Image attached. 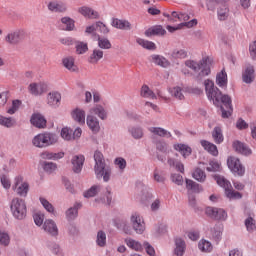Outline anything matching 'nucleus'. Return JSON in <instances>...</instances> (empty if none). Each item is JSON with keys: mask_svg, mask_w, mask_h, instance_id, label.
<instances>
[{"mask_svg": "<svg viewBox=\"0 0 256 256\" xmlns=\"http://www.w3.org/2000/svg\"><path fill=\"white\" fill-rule=\"evenodd\" d=\"M90 111L91 113H94V115H97L102 120L107 119V111L101 105H96Z\"/></svg>", "mask_w": 256, "mask_h": 256, "instance_id": "nucleus-37", "label": "nucleus"}, {"mask_svg": "<svg viewBox=\"0 0 256 256\" xmlns=\"http://www.w3.org/2000/svg\"><path fill=\"white\" fill-rule=\"evenodd\" d=\"M79 208H81V203H76L73 208H70L66 211V217L69 219V221L77 217Z\"/></svg>", "mask_w": 256, "mask_h": 256, "instance_id": "nucleus-41", "label": "nucleus"}, {"mask_svg": "<svg viewBox=\"0 0 256 256\" xmlns=\"http://www.w3.org/2000/svg\"><path fill=\"white\" fill-rule=\"evenodd\" d=\"M71 117L75 123H78V125H85V110L76 108L72 110Z\"/></svg>", "mask_w": 256, "mask_h": 256, "instance_id": "nucleus-15", "label": "nucleus"}, {"mask_svg": "<svg viewBox=\"0 0 256 256\" xmlns=\"http://www.w3.org/2000/svg\"><path fill=\"white\" fill-rule=\"evenodd\" d=\"M30 122L38 129H45L47 127V120L41 114L32 115Z\"/></svg>", "mask_w": 256, "mask_h": 256, "instance_id": "nucleus-18", "label": "nucleus"}, {"mask_svg": "<svg viewBox=\"0 0 256 256\" xmlns=\"http://www.w3.org/2000/svg\"><path fill=\"white\" fill-rule=\"evenodd\" d=\"M176 248L174 250L175 255L177 256H183L185 253V241L181 238H176L175 240Z\"/></svg>", "mask_w": 256, "mask_h": 256, "instance_id": "nucleus-34", "label": "nucleus"}, {"mask_svg": "<svg viewBox=\"0 0 256 256\" xmlns=\"http://www.w3.org/2000/svg\"><path fill=\"white\" fill-rule=\"evenodd\" d=\"M198 249H200L202 253H211V251H213V245L211 242L202 239L198 244Z\"/></svg>", "mask_w": 256, "mask_h": 256, "instance_id": "nucleus-39", "label": "nucleus"}, {"mask_svg": "<svg viewBox=\"0 0 256 256\" xmlns=\"http://www.w3.org/2000/svg\"><path fill=\"white\" fill-rule=\"evenodd\" d=\"M205 91L208 99L213 101V104L216 107H219L221 103L224 106H221V112L223 119H229L231 113H233V106L231 105V97L229 95H223L219 88L215 87V83L211 80H205L204 82Z\"/></svg>", "mask_w": 256, "mask_h": 256, "instance_id": "nucleus-1", "label": "nucleus"}, {"mask_svg": "<svg viewBox=\"0 0 256 256\" xmlns=\"http://www.w3.org/2000/svg\"><path fill=\"white\" fill-rule=\"evenodd\" d=\"M13 190L16 191L17 195L20 197H27V194L29 193V183L24 182L22 176H17L15 178Z\"/></svg>", "mask_w": 256, "mask_h": 256, "instance_id": "nucleus-8", "label": "nucleus"}, {"mask_svg": "<svg viewBox=\"0 0 256 256\" xmlns=\"http://www.w3.org/2000/svg\"><path fill=\"white\" fill-rule=\"evenodd\" d=\"M227 165L233 175H237V177H243L245 175V166L239 158L235 156L228 157Z\"/></svg>", "mask_w": 256, "mask_h": 256, "instance_id": "nucleus-7", "label": "nucleus"}, {"mask_svg": "<svg viewBox=\"0 0 256 256\" xmlns=\"http://www.w3.org/2000/svg\"><path fill=\"white\" fill-rule=\"evenodd\" d=\"M0 125L3 127L11 128L15 125V120L5 116H0Z\"/></svg>", "mask_w": 256, "mask_h": 256, "instance_id": "nucleus-50", "label": "nucleus"}, {"mask_svg": "<svg viewBox=\"0 0 256 256\" xmlns=\"http://www.w3.org/2000/svg\"><path fill=\"white\" fill-rule=\"evenodd\" d=\"M78 13H81L86 19H99V12L88 6L78 8Z\"/></svg>", "mask_w": 256, "mask_h": 256, "instance_id": "nucleus-14", "label": "nucleus"}, {"mask_svg": "<svg viewBox=\"0 0 256 256\" xmlns=\"http://www.w3.org/2000/svg\"><path fill=\"white\" fill-rule=\"evenodd\" d=\"M131 223L134 231L138 233V235H142V233H145V222L143 221V218H141L139 214H132Z\"/></svg>", "mask_w": 256, "mask_h": 256, "instance_id": "nucleus-12", "label": "nucleus"}, {"mask_svg": "<svg viewBox=\"0 0 256 256\" xmlns=\"http://www.w3.org/2000/svg\"><path fill=\"white\" fill-rule=\"evenodd\" d=\"M86 123L93 133H99L101 126H99V120L95 116L88 115Z\"/></svg>", "mask_w": 256, "mask_h": 256, "instance_id": "nucleus-22", "label": "nucleus"}, {"mask_svg": "<svg viewBox=\"0 0 256 256\" xmlns=\"http://www.w3.org/2000/svg\"><path fill=\"white\" fill-rule=\"evenodd\" d=\"M58 141L59 136H57V134L46 132L36 135L32 139V145H34V147H38V149H45V147H51V145H55V143Z\"/></svg>", "mask_w": 256, "mask_h": 256, "instance_id": "nucleus-4", "label": "nucleus"}, {"mask_svg": "<svg viewBox=\"0 0 256 256\" xmlns=\"http://www.w3.org/2000/svg\"><path fill=\"white\" fill-rule=\"evenodd\" d=\"M138 45H141L144 49H149V50H155L157 47L155 46V43L151 41H147L141 38H138L137 40Z\"/></svg>", "mask_w": 256, "mask_h": 256, "instance_id": "nucleus-45", "label": "nucleus"}, {"mask_svg": "<svg viewBox=\"0 0 256 256\" xmlns=\"http://www.w3.org/2000/svg\"><path fill=\"white\" fill-rule=\"evenodd\" d=\"M216 83L222 88L227 87V72H225V69L217 74Z\"/></svg>", "mask_w": 256, "mask_h": 256, "instance_id": "nucleus-38", "label": "nucleus"}, {"mask_svg": "<svg viewBox=\"0 0 256 256\" xmlns=\"http://www.w3.org/2000/svg\"><path fill=\"white\" fill-rule=\"evenodd\" d=\"M130 133L134 139H141L143 137V129L141 128L133 127L130 129Z\"/></svg>", "mask_w": 256, "mask_h": 256, "instance_id": "nucleus-61", "label": "nucleus"}, {"mask_svg": "<svg viewBox=\"0 0 256 256\" xmlns=\"http://www.w3.org/2000/svg\"><path fill=\"white\" fill-rule=\"evenodd\" d=\"M214 179L220 187H223L226 193V197H228V199H241V193L234 191L231 182L225 179V177L216 175L214 176Z\"/></svg>", "mask_w": 256, "mask_h": 256, "instance_id": "nucleus-6", "label": "nucleus"}, {"mask_svg": "<svg viewBox=\"0 0 256 256\" xmlns=\"http://www.w3.org/2000/svg\"><path fill=\"white\" fill-rule=\"evenodd\" d=\"M111 25L116 29H121L124 31L131 29V23H129V21L119 20L118 18H113Z\"/></svg>", "mask_w": 256, "mask_h": 256, "instance_id": "nucleus-25", "label": "nucleus"}, {"mask_svg": "<svg viewBox=\"0 0 256 256\" xmlns=\"http://www.w3.org/2000/svg\"><path fill=\"white\" fill-rule=\"evenodd\" d=\"M24 37V30H14L9 32L5 36V41L8 43V45H19V43H21V39H23Z\"/></svg>", "mask_w": 256, "mask_h": 256, "instance_id": "nucleus-9", "label": "nucleus"}, {"mask_svg": "<svg viewBox=\"0 0 256 256\" xmlns=\"http://www.w3.org/2000/svg\"><path fill=\"white\" fill-rule=\"evenodd\" d=\"M11 241V238H9V234H7L5 231L0 229V244L4 245V247H7Z\"/></svg>", "mask_w": 256, "mask_h": 256, "instance_id": "nucleus-55", "label": "nucleus"}, {"mask_svg": "<svg viewBox=\"0 0 256 256\" xmlns=\"http://www.w3.org/2000/svg\"><path fill=\"white\" fill-rule=\"evenodd\" d=\"M43 169L44 171H46V173H53V171L57 169V164L53 162H45L43 165Z\"/></svg>", "mask_w": 256, "mask_h": 256, "instance_id": "nucleus-62", "label": "nucleus"}, {"mask_svg": "<svg viewBox=\"0 0 256 256\" xmlns=\"http://www.w3.org/2000/svg\"><path fill=\"white\" fill-rule=\"evenodd\" d=\"M48 9L52 13H65L67 11V4L61 1H51L48 3Z\"/></svg>", "mask_w": 256, "mask_h": 256, "instance_id": "nucleus-13", "label": "nucleus"}, {"mask_svg": "<svg viewBox=\"0 0 256 256\" xmlns=\"http://www.w3.org/2000/svg\"><path fill=\"white\" fill-rule=\"evenodd\" d=\"M195 25H197V19H192L189 22H185V23H181L179 24L177 27H173V26H167L166 29L170 32V33H174V31H179V29L183 28V27H187L188 29H191V27H195Z\"/></svg>", "mask_w": 256, "mask_h": 256, "instance_id": "nucleus-26", "label": "nucleus"}, {"mask_svg": "<svg viewBox=\"0 0 256 256\" xmlns=\"http://www.w3.org/2000/svg\"><path fill=\"white\" fill-rule=\"evenodd\" d=\"M103 55H104L103 50L99 48H95L89 57V63H92V64L99 63V61H101V59L103 58Z\"/></svg>", "mask_w": 256, "mask_h": 256, "instance_id": "nucleus-32", "label": "nucleus"}, {"mask_svg": "<svg viewBox=\"0 0 256 256\" xmlns=\"http://www.w3.org/2000/svg\"><path fill=\"white\" fill-rule=\"evenodd\" d=\"M83 163H85V156L79 155L72 158V170L74 173H81L83 169Z\"/></svg>", "mask_w": 256, "mask_h": 256, "instance_id": "nucleus-20", "label": "nucleus"}, {"mask_svg": "<svg viewBox=\"0 0 256 256\" xmlns=\"http://www.w3.org/2000/svg\"><path fill=\"white\" fill-rule=\"evenodd\" d=\"M192 177L196 181H199V183H204L205 179H207L205 171H203L201 168H196L192 173Z\"/></svg>", "mask_w": 256, "mask_h": 256, "instance_id": "nucleus-40", "label": "nucleus"}, {"mask_svg": "<svg viewBox=\"0 0 256 256\" xmlns=\"http://www.w3.org/2000/svg\"><path fill=\"white\" fill-rule=\"evenodd\" d=\"M245 227H246L247 231H249L250 233H251V231H255V229H256L255 220L251 217L247 218L245 220Z\"/></svg>", "mask_w": 256, "mask_h": 256, "instance_id": "nucleus-60", "label": "nucleus"}, {"mask_svg": "<svg viewBox=\"0 0 256 256\" xmlns=\"http://www.w3.org/2000/svg\"><path fill=\"white\" fill-rule=\"evenodd\" d=\"M209 172L221 171V164L219 162L212 160L209 163V166L206 168Z\"/></svg>", "mask_w": 256, "mask_h": 256, "instance_id": "nucleus-59", "label": "nucleus"}, {"mask_svg": "<svg viewBox=\"0 0 256 256\" xmlns=\"http://www.w3.org/2000/svg\"><path fill=\"white\" fill-rule=\"evenodd\" d=\"M205 213L208 217L216 221H225V219H227V212L222 208L207 207Z\"/></svg>", "mask_w": 256, "mask_h": 256, "instance_id": "nucleus-10", "label": "nucleus"}, {"mask_svg": "<svg viewBox=\"0 0 256 256\" xmlns=\"http://www.w3.org/2000/svg\"><path fill=\"white\" fill-rule=\"evenodd\" d=\"M40 203L43 205L44 209L48 211V213H53L55 208H53V204L47 201V199L40 197Z\"/></svg>", "mask_w": 256, "mask_h": 256, "instance_id": "nucleus-57", "label": "nucleus"}, {"mask_svg": "<svg viewBox=\"0 0 256 256\" xmlns=\"http://www.w3.org/2000/svg\"><path fill=\"white\" fill-rule=\"evenodd\" d=\"M165 33H167V31L163 28V26H154L148 29L145 32V35L147 37H151V35H165Z\"/></svg>", "mask_w": 256, "mask_h": 256, "instance_id": "nucleus-36", "label": "nucleus"}, {"mask_svg": "<svg viewBox=\"0 0 256 256\" xmlns=\"http://www.w3.org/2000/svg\"><path fill=\"white\" fill-rule=\"evenodd\" d=\"M62 65L63 67H65V69H67L71 73H75L79 71V68L77 67V65H75V58L71 56L63 58Z\"/></svg>", "mask_w": 256, "mask_h": 256, "instance_id": "nucleus-21", "label": "nucleus"}, {"mask_svg": "<svg viewBox=\"0 0 256 256\" xmlns=\"http://www.w3.org/2000/svg\"><path fill=\"white\" fill-rule=\"evenodd\" d=\"M43 229L48 233L49 235H52L55 237L59 233V229L57 228V224L51 219H48L43 224Z\"/></svg>", "mask_w": 256, "mask_h": 256, "instance_id": "nucleus-16", "label": "nucleus"}, {"mask_svg": "<svg viewBox=\"0 0 256 256\" xmlns=\"http://www.w3.org/2000/svg\"><path fill=\"white\" fill-rule=\"evenodd\" d=\"M140 95L146 99H155V93L147 85L142 86Z\"/></svg>", "mask_w": 256, "mask_h": 256, "instance_id": "nucleus-43", "label": "nucleus"}, {"mask_svg": "<svg viewBox=\"0 0 256 256\" xmlns=\"http://www.w3.org/2000/svg\"><path fill=\"white\" fill-rule=\"evenodd\" d=\"M255 79V68L252 65H248L242 73V81L244 83H253Z\"/></svg>", "mask_w": 256, "mask_h": 256, "instance_id": "nucleus-17", "label": "nucleus"}, {"mask_svg": "<svg viewBox=\"0 0 256 256\" xmlns=\"http://www.w3.org/2000/svg\"><path fill=\"white\" fill-rule=\"evenodd\" d=\"M114 165H116L120 171H125V168L127 167V161L125 158L118 157L114 160Z\"/></svg>", "mask_w": 256, "mask_h": 256, "instance_id": "nucleus-56", "label": "nucleus"}, {"mask_svg": "<svg viewBox=\"0 0 256 256\" xmlns=\"http://www.w3.org/2000/svg\"><path fill=\"white\" fill-rule=\"evenodd\" d=\"M229 18V8L222 7L218 9V19L219 21H227Z\"/></svg>", "mask_w": 256, "mask_h": 256, "instance_id": "nucleus-47", "label": "nucleus"}, {"mask_svg": "<svg viewBox=\"0 0 256 256\" xmlns=\"http://www.w3.org/2000/svg\"><path fill=\"white\" fill-rule=\"evenodd\" d=\"M186 189H188V191H193V193H201V191H203V186L197 184L193 180L186 179Z\"/></svg>", "mask_w": 256, "mask_h": 256, "instance_id": "nucleus-33", "label": "nucleus"}, {"mask_svg": "<svg viewBox=\"0 0 256 256\" xmlns=\"http://www.w3.org/2000/svg\"><path fill=\"white\" fill-rule=\"evenodd\" d=\"M60 23L63 25V31H73V29H75V20H73V18L63 17Z\"/></svg>", "mask_w": 256, "mask_h": 256, "instance_id": "nucleus-29", "label": "nucleus"}, {"mask_svg": "<svg viewBox=\"0 0 256 256\" xmlns=\"http://www.w3.org/2000/svg\"><path fill=\"white\" fill-rule=\"evenodd\" d=\"M170 94L172 97H175L176 99H179L180 101L182 99H185V96L183 95V88L176 86L169 89Z\"/></svg>", "mask_w": 256, "mask_h": 256, "instance_id": "nucleus-42", "label": "nucleus"}, {"mask_svg": "<svg viewBox=\"0 0 256 256\" xmlns=\"http://www.w3.org/2000/svg\"><path fill=\"white\" fill-rule=\"evenodd\" d=\"M201 145L207 151L210 153V155H213V157H217L219 155V150L217 149V145L207 141V140H201Z\"/></svg>", "mask_w": 256, "mask_h": 256, "instance_id": "nucleus-23", "label": "nucleus"}, {"mask_svg": "<svg viewBox=\"0 0 256 256\" xmlns=\"http://www.w3.org/2000/svg\"><path fill=\"white\" fill-rule=\"evenodd\" d=\"M173 59H187V52L185 49H175L172 52Z\"/></svg>", "mask_w": 256, "mask_h": 256, "instance_id": "nucleus-52", "label": "nucleus"}, {"mask_svg": "<svg viewBox=\"0 0 256 256\" xmlns=\"http://www.w3.org/2000/svg\"><path fill=\"white\" fill-rule=\"evenodd\" d=\"M60 101H61V93L59 92H50L47 95V103L51 107H55L59 105Z\"/></svg>", "mask_w": 256, "mask_h": 256, "instance_id": "nucleus-27", "label": "nucleus"}, {"mask_svg": "<svg viewBox=\"0 0 256 256\" xmlns=\"http://www.w3.org/2000/svg\"><path fill=\"white\" fill-rule=\"evenodd\" d=\"M94 171L97 179L103 177V181L107 182L111 178V168L105 166V158L103 153L96 151L94 153Z\"/></svg>", "mask_w": 256, "mask_h": 256, "instance_id": "nucleus-3", "label": "nucleus"}, {"mask_svg": "<svg viewBox=\"0 0 256 256\" xmlns=\"http://www.w3.org/2000/svg\"><path fill=\"white\" fill-rule=\"evenodd\" d=\"M148 131H150V133H153V135H157L158 137H171V132L161 127H150Z\"/></svg>", "mask_w": 256, "mask_h": 256, "instance_id": "nucleus-31", "label": "nucleus"}, {"mask_svg": "<svg viewBox=\"0 0 256 256\" xmlns=\"http://www.w3.org/2000/svg\"><path fill=\"white\" fill-rule=\"evenodd\" d=\"M10 209L15 219L21 220L27 217V204L23 199L14 198L11 202Z\"/></svg>", "mask_w": 256, "mask_h": 256, "instance_id": "nucleus-5", "label": "nucleus"}, {"mask_svg": "<svg viewBox=\"0 0 256 256\" xmlns=\"http://www.w3.org/2000/svg\"><path fill=\"white\" fill-rule=\"evenodd\" d=\"M99 191H101V186L94 185L84 193V197H86L87 199H89L90 197H95V195H97Z\"/></svg>", "mask_w": 256, "mask_h": 256, "instance_id": "nucleus-51", "label": "nucleus"}, {"mask_svg": "<svg viewBox=\"0 0 256 256\" xmlns=\"http://www.w3.org/2000/svg\"><path fill=\"white\" fill-rule=\"evenodd\" d=\"M150 61H152L154 65H158V67H163V68H167L171 65V62H169L167 58L157 54H153L152 56H150Z\"/></svg>", "mask_w": 256, "mask_h": 256, "instance_id": "nucleus-19", "label": "nucleus"}, {"mask_svg": "<svg viewBox=\"0 0 256 256\" xmlns=\"http://www.w3.org/2000/svg\"><path fill=\"white\" fill-rule=\"evenodd\" d=\"M96 243L99 247H105L107 245V234L103 231H98Z\"/></svg>", "mask_w": 256, "mask_h": 256, "instance_id": "nucleus-44", "label": "nucleus"}, {"mask_svg": "<svg viewBox=\"0 0 256 256\" xmlns=\"http://www.w3.org/2000/svg\"><path fill=\"white\" fill-rule=\"evenodd\" d=\"M47 89L48 85L45 82H34L28 86L29 93H31V95H34L35 97L43 95V93H46Z\"/></svg>", "mask_w": 256, "mask_h": 256, "instance_id": "nucleus-11", "label": "nucleus"}, {"mask_svg": "<svg viewBox=\"0 0 256 256\" xmlns=\"http://www.w3.org/2000/svg\"><path fill=\"white\" fill-rule=\"evenodd\" d=\"M221 235H223V227L216 226L212 229V237L215 241H221Z\"/></svg>", "mask_w": 256, "mask_h": 256, "instance_id": "nucleus-54", "label": "nucleus"}, {"mask_svg": "<svg viewBox=\"0 0 256 256\" xmlns=\"http://www.w3.org/2000/svg\"><path fill=\"white\" fill-rule=\"evenodd\" d=\"M35 225H37L38 227H41V225H43V221H45V215L41 212H37L34 214L33 216Z\"/></svg>", "mask_w": 256, "mask_h": 256, "instance_id": "nucleus-58", "label": "nucleus"}, {"mask_svg": "<svg viewBox=\"0 0 256 256\" xmlns=\"http://www.w3.org/2000/svg\"><path fill=\"white\" fill-rule=\"evenodd\" d=\"M249 53L251 58L256 61V41L252 42L249 46Z\"/></svg>", "mask_w": 256, "mask_h": 256, "instance_id": "nucleus-64", "label": "nucleus"}, {"mask_svg": "<svg viewBox=\"0 0 256 256\" xmlns=\"http://www.w3.org/2000/svg\"><path fill=\"white\" fill-rule=\"evenodd\" d=\"M98 47H100V49H111V41L107 38L98 37Z\"/></svg>", "mask_w": 256, "mask_h": 256, "instance_id": "nucleus-53", "label": "nucleus"}, {"mask_svg": "<svg viewBox=\"0 0 256 256\" xmlns=\"http://www.w3.org/2000/svg\"><path fill=\"white\" fill-rule=\"evenodd\" d=\"M0 181L4 189H11V180H9V177L7 175L3 174L0 177Z\"/></svg>", "mask_w": 256, "mask_h": 256, "instance_id": "nucleus-63", "label": "nucleus"}, {"mask_svg": "<svg viewBox=\"0 0 256 256\" xmlns=\"http://www.w3.org/2000/svg\"><path fill=\"white\" fill-rule=\"evenodd\" d=\"M125 243L127 247H129V249H133V251H143V245H141L137 240L126 238Z\"/></svg>", "mask_w": 256, "mask_h": 256, "instance_id": "nucleus-35", "label": "nucleus"}, {"mask_svg": "<svg viewBox=\"0 0 256 256\" xmlns=\"http://www.w3.org/2000/svg\"><path fill=\"white\" fill-rule=\"evenodd\" d=\"M213 63V59L209 56L203 57L200 63L187 60L185 62L186 67L192 69V71H201L198 75V78L201 79L202 77H207L211 73V64Z\"/></svg>", "mask_w": 256, "mask_h": 256, "instance_id": "nucleus-2", "label": "nucleus"}, {"mask_svg": "<svg viewBox=\"0 0 256 256\" xmlns=\"http://www.w3.org/2000/svg\"><path fill=\"white\" fill-rule=\"evenodd\" d=\"M174 149L175 151H178V153H180L185 159L186 157H189L193 151L187 144H176L174 145Z\"/></svg>", "mask_w": 256, "mask_h": 256, "instance_id": "nucleus-28", "label": "nucleus"}, {"mask_svg": "<svg viewBox=\"0 0 256 256\" xmlns=\"http://www.w3.org/2000/svg\"><path fill=\"white\" fill-rule=\"evenodd\" d=\"M60 135L65 141H73V130L70 128H62Z\"/></svg>", "mask_w": 256, "mask_h": 256, "instance_id": "nucleus-46", "label": "nucleus"}, {"mask_svg": "<svg viewBox=\"0 0 256 256\" xmlns=\"http://www.w3.org/2000/svg\"><path fill=\"white\" fill-rule=\"evenodd\" d=\"M89 51V46L85 42H77L76 43V53L78 55H83Z\"/></svg>", "mask_w": 256, "mask_h": 256, "instance_id": "nucleus-48", "label": "nucleus"}, {"mask_svg": "<svg viewBox=\"0 0 256 256\" xmlns=\"http://www.w3.org/2000/svg\"><path fill=\"white\" fill-rule=\"evenodd\" d=\"M212 139L217 145H221L225 138L223 137V130H221V127H215L212 131Z\"/></svg>", "mask_w": 256, "mask_h": 256, "instance_id": "nucleus-30", "label": "nucleus"}, {"mask_svg": "<svg viewBox=\"0 0 256 256\" xmlns=\"http://www.w3.org/2000/svg\"><path fill=\"white\" fill-rule=\"evenodd\" d=\"M116 227L121 231H124V233H126L127 235L131 233V228L129 227L127 221L125 220H119L118 222H116Z\"/></svg>", "mask_w": 256, "mask_h": 256, "instance_id": "nucleus-49", "label": "nucleus"}, {"mask_svg": "<svg viewBox=\"0 0 256 256\" xmlns=\"http://www.w3.org/2000/svg\"><path fill=\"white\" fill-rule=\"evenodd\" d=\"M233 149L241 155H251V149H249V147H247L243 142L234 141Z\"/></svg>", "mask_w": 256, "mask_h": 256, "instance_id": "nucleus-24", "label": "nucleus"}]
</instances>
